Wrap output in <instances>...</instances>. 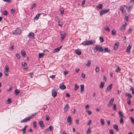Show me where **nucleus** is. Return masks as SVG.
Returning <instances> with one entry per match:
<instances>
[{"instance_id":"1","label":"nucleus","mask_w":134,"mask_h":134,"mask_svg":"<svg viewBox=\"0 0 134 134\" xmlns=\"http://www.w3.org/2000/svg\"><path fill=\"white\" fill-rule=\"evenodd\" d=\"M95 42L94 41L88 40L83 42L82 43V44L84 46H89L93 44Z\"/></svg>"},{"instance_id":"2","label":"nucleus","mask_w":134,"mask_h":134,"mask_svg":"<svg viewBox=\"0 0 134 134\" xmlns=\"http://www.w3.org/2000/svg\"><path fill=\"white\" fill-rule=\"evenodd\" d=\"M93 50L94 52L95 53H96L98 51L100 52H102L104 51L103 47L101 46H99L98 45H96Z\"/></svg>"},{"instance_id":"3","label":"nucleus","mask_w":134,"mask_h":134,"mask_svg":"<svg viewBox=\"0 0 134 134\" xmlns=\"http://www.w3.org/2000/svg\"><path fill=\"white\" fill-rule=\"evenodd\" d=\"M22 32V31L20 28L18 27L16 30L12 32V34H13L17 35L18 34H20V33Z\"/></svg>"},{"instance_id":"4","label":"nucleus","mask_w":134,"mask_h":134,"mask_svg":"<svg viewBox=\"0 0 134 134\" xmlns=\"http://www.w3.org/2000/svg\"><path fill=\"white\" fill-rule=\"evenodd\" d=\"M109 10V9H108L104 10H102L100 13V15L101 16H102L103 14L107 13L108 12Z\"/></svg>"},{"instance_id":"5","label":"nucleus","mask_w":134,"mask_h":134,"mask_svg":"<svg viewBox=\"0 0 134 134\" xmlns=\"http://www.w3.org/2000/svg\"><path fill=\"white\" fill-rule=\"evenodd\" d=\"M31 118V117H27L24 119L22 120L20 122L21 123H23L26 122L30 120Z\"/></svg>"},{"instance_id":"6","label":"nucleus","mask_w":134,"mask_h":134,"mask_svg":"<svg viewBox=\"0 0 134 134\" xmlns=\"http://www.w3.org/2000/svg\"><path fill=\"white\" fill-rule=\"evenodd\" d=\"M52 96L54 97H55L57 95L56 90L55 89H53L52 91Z\"/></svg>"},{"instance_id":"7","label":"nucleus","mask_w":134,"mask_h":134,"mask_svg":"<svg viewBox=\"0 0 134 134\" xmlns=\"http://www.w3.org/2000/svg\"><path fill=\"white\" fill-rule=\"evenodd\" d=\"M114 98L111 99L109 101L108 104V107L112 105L114 101Z\"/></svg>"},{"instance_id":"8","label":"nucleus","mask_w":134,"mask_h":134,"mask_svg":"<svg viewBox=\"0 0 134 134\" xmlns=\"http://www.w3.org/2000/svg\"><path fill=\"white\" fill-rule=\"evenodd\" d=\"M62 47V46H61L58 47L54 49L53 50V53H55L59 51L60 49Z\"/></svg>"},{"instance_id":"9","label":"nucleus","mask_w":134,"mask_h":134,"mask_svg":"<svg viewBox=\"0 0 134 134\" xmlns=\"http://www.w3.org/2000/svg\"><path fill=\"white\" fill-rule=\"evenodd\" d=\"M69 108V105L68 104H66L64 106V111L65 112H66Z\"/></svg>"},{"instance_id":"10","label":"nucleus","mask_w":134,"mask_h":134,"mask_svg":"<svg viewBox=\"0 0 134 134\" xmlns=\"http://www.w3.org/2000/svg\"><path fill=\"white\" fill-rule=\"evenodd\" d=\"M39 124L40 125V127L42 129L44 127V126L43 125V121H41L39 122Z\"/></svg>"},{"instance_id":"11","label":"nucleus","mask_w":134,"mask_h":134,"mask_svg":"<svg viewBox=\"0 0 134 134\" xmlns=\"http://www.w3.org/2000/svg\"><path fill=\"white\" fill-rule=\"evenodd\" d=\"M131 47L132 46H131L130 44L127 47L126 52H127L129 53L130 52V51Z\"/></svg>"},{"instance_id":"12","label":"nucleus","mask_w":134,"mask_h":134,"mask_svg":"<svg viewBox=\"0 0 134 134\" xmlns=\"http://www.w3.org/2000/svg\"><path fill=\"white\" fill-rule=\"evenodd\" d=\"M125 7V5H122L120 6V10L121 11L122 13H123L124 12V11L125 10L124 9V7Z\"/></svg>"},{"instance_id":"13","label":"nucleus","mask_w":134,"mask_h":134,"mask_svg":"<svg viewBox=\"0 0 134 134\" xmlns=\"http://www.w3.org/2000/svg\"><path fill=\"white\" fill-rule=\"evenodd\" d=\"M67 119L68 122L71 125V117L70 116H68Z\"/></svg>"},{"instance_id":"14","label":"nucleus","mask_w":134,"mask_h":134,"mask_svg":"<svg viewBox=\"0 0 134 134\" xmlns=\"http://www.w3.org/2000/svg\"><path fill=\"white\" fill-rule=\"evenodd\" d=\"M22 65L24 69H27V64L25 62H23L22 63Z\"/></svg>"},{"instance_id":"15","label":"nucleus","mask_w":134,"mask_h":134,"mask_svg":"<svg viewBox=\"0 0 134 134\" xmlns=\"http://www.w3.org/2000/svg\"><path fill=\"white\" fill-rule=\"evenodd\" d=\"M75 52L76 53L79 55H80L81 53V51L78 49L75 50Z\"/></svg>"},{"instance_id":"16","label":"nucleus","mask_w":134,"mask_h":134,"mask_svg":"<svg viewBox=\"0 0 134 134\" xmlns=\"http://www.w3.org/2000/svg\"><path fill=\"white\" fill-rule=\"evenodd\" d=\"M112 85L113 84H111L107 87V91H109L111 89Z\"/></svg>"},{"instance_id":"17","label":"nucleus","mask_w":134,"mask_h":134,"mask_svg":"<svg viewBox=\"0 0 134 134\" xmlns=\"http://www.w3.org/2000/svg\"><path fill=\"white\" fill-rule=\"evenodd\" d=\"M113 128L115 130L117 131H119L118 125L117 124H115L113 125Z\"/></svg>"},{"instance_id":"18","label":"nucleus","mask_w":134,"mask_h":134,"mask_svg":"<svg viewBox=\"0 0 134 134\" xmlns=\"http://www.w3.org/2000/svg\"><path fill=\"white\" fill-rule=\"evenodd\" d=\"M28 37L29 38H34V33L32 32L30 33L28 35Z\"/></svg>"},{"instance_id":"19","label":"nucleus","mask_w":134,"mask_h":134,"mask_svg":"<svg viewBox=\"0 0 134 134\" xmlns=\"http://www.w3.org/2000/svg\"><path fill=\"white\" fill-rule=\"evenodd\" d=\"M105 84V83L103 82H102L99 85V87L100 88H102L103 87Z\"/></svg>"},{"instance_id":"20","label":"nucleus","mask_w":134,"mask_h":134,"mask_svg":"<svg viewBox=\"0 0 134 134\" xmlns=\"http://www.w3.org/2000/svg\"><path fill=\"white\" fill-rule=\"evenodd\" d=\"M118 44L117 43H115L114 46V50H116L117 49L118 47Z\"/></svg>"},{"instance_id":"21","label":"nucleus","mask_w":134,"mask_h":134,"mask_svg":"<svg viewBox=\"0 0 134 134\" xmlns=\"http://www.w3.org/2000/svg\"><path fill=\"white\" fill-rule=\"evenodd\" d=\"M21 53L22 56L23 57L25 56L26 53L25 51L24 50H22L21 51Z\"/></svg>"},{"instance_id":"22","label":"nucleus","mask_w":134,"mask_h":134,"mask_svg":"<svg viewBox=\"0 0 134 134\" xmlns=\"http://www.w3.org/2000/svg\"><path fill=\"white\" fill-rule=\"evenodd\" d=\"M60 88L63 90H64L66 88V87L64 85H62L61 84L59 86Z\"/></svg>"},{"instance_id":"23","label":"nucleus","mask_w":134,"mask_h":134,"mask_svg":"<svg viewBox=\"0 0 134 134\" xmlns=\"http://www.w3.org/2000/svg\"><path fill=\"white\" fill-rule=\"evenodd\" d=\"M9 70V67L8 65H5V68H4V71L8 72Z\"/></svg>"},{"instance_id":"24","label":"nucleus","mask_w":134,"mask_h":134,"mask_svg":"<svg viewBox=\"0 0 134 134\" xmlns=\"http://www.w3.org/2000/svg\"><path fill=\"white\" fill-rule=\"evenodd\" d=\"M40 15V14H38L36 15V16L34 18V20H38L39 17Z\"/></svg>"},{"instance_id":"25","label":"nucleus","mask_w":134,"mask_h":134,"mask_svg":"<svg viewBox=\"0 0 134 134\" xmlns=\"http://www.w3.org/2000/svg\"><path fill=\"white\" fill-rule=\"evenodd\" d=\"M97 8H98L100 9H102L103 7V5L102 4H98V5L96 6Z\"/></svg>"},{"instance_id":"26","label":"nucleus","mask_w":134,"mask_h":134,"mask_svg":"<svg viewBox=\"0 0 134 134\" xmlns=\"http://www.w3.org/2000/svg\"><path fill=\"white\" fill-rule=\"evenodd\" d=\"M66 33H64V35L63 36H62V37H60L61 41H63L64 39V38L65 37L66 35Z\"/></svg>"},{"instance_id":"27","label":"nucleus","mask_w":134,"mask_h":134,"mask_svg":"<svg viewBox=\"0 0 134 134\" xmlns=\"http://www.w3.org/2000/svg\"><path fill=\"white\" fill-rule=\"evenodd\" d=\"M103 51L104 52H109L111 51L110 50V49H109L108 48H105Z\"/></svg>"},{"instance_id":"28","label":"nucleus","mask_w":134,"mask_h":134,"mask_svg":"<svg viewBox=\"0 0 134 134\" xmlns=\"http://www.w3.org/2000/svg\"><path fill=\"white\" fill-rule=\"evenodd\" d=\"M91 63V61L90 60H88L87 61V63L86 64V65L88 67H89L90 66V65Z\"/></svg>"},{"instance_id":"29","label":"nucleus","mask_w":134,"mask_h":134,"mask_svg":"<svg viewBox=\"0 0 134 134\" xmlns=\"http://www.w3.org/2000/svg\"><path fill=\"white\" fill-rule=\"evenodd\" d=\"M81 87V90H80V92H82L84 90V86L83 85H81L80 86Z\"/></svg>"},{"instance_id":"30","label":"nucleus","mask_w":134,"mask_h":134,"mask_svg":"<svg viewBox=\"0 0 134 134\" xmlns=\"http://www.w3.org/2000/svg\"><path fill=\"white\" fill-rule=\"evenodd\" d=\"M125 8L126 9L128 10V12H130L131 11L130 9L131 8H132V7L131 6L128 7L125 5Z\"/></svg>"},{"instance_id":"31","label":"nucleus","mask_w":134,"mask_h":134,"mask_svg":"<svg viewBox=\"0 0 134 134\" xmlns=\"http://www.w3.org/2000/svg\"><path fill=\"white\" fill-rule=\"evenodd\" d=\"M14 92L15 94L16 95L20 93V90L17 89H16Z\"/></svg>"},{"instance_id":"32","label":"nucleus","mask_w":134,"mask_h":134,"mask_svg":"<svg viewBox=\"0 0 134 134\" xmlns=\"http://www.w3.org/2000/svg\"><path fill=\"white\" fill-rule=\"evenodd\" d=\"M60 14L62 15L64 14V9L62 8H61L60 9Z\"/></svg>"},{"instance_id":"33","label":"nucleus","mask_w":134,"mask_h":134,"mask_svg":"<svg viewBox=\"0 0 134 134\" xmlns=\"http://www.w3.org/2000/svg\"><path fill=\"white\" fill-rule=\"evenodd\" d=\"M127 103L129 104L130 105L131 104V102L130 100V98H128L127 99Z\"/></svg>"},{"instance_id":"34","label":"nucleus","mask_w":134,"mask_h":134,"mask_svg":"<svg viewBox=\"0 0 134 134\" xmlns=\"http://www.w3.org/2000/svg\"><path fill=\"white\" fill-rule=\"evenodd\" d=\"M91 132V129L90 127H89L87 131L86 134H90Z\"/></svg>"},{"instance_id":"35","label":"nucleus","mask_w":134,"mask_h":134,"mask_svg":"<svg viewBox=\"0 0 134 134\" xmlns=\"http://www.w3.org/2000/svg\"><path fill=\"white\" fill-rule=\"evenodd\" d=\"M104 30L107 31L108 32H109L110 31V29L108 26H107L105 28H104Z\"/></svg>"},{"instance_id":"36","label":"nucleus","mask_w":134,"mask_h":134,"mask_svg":"<svg viewBox=\"0 0 134 134\" xmlns=\"http://www.w3.org/2000/svg\"><path fill=\"white\" fill-rule=\"evenodd\" d=\"M121 70V69L120 68H119V66H118L117 68L115 70V71L116 72H118L119 71H120Z\"/></svg>"},{"instance_id":"37","label":"nucleus","mask_w":134,"mask_h":134,"mask_svg":"<svg viewBox=\"0 0 134 134\" xmlns=\"http://www.w3.org/2000/svg\"><path fill=\"white\" fill-rule=\"evenodd\" d=\"M3 15L5 16L7 15L8 14V13L6 11H4L3 13Z\"/></svg>"},{"instance_id":"38","label":"nucleus","mask_w":134,"mask_h":134,"mask_svg":"<svg viewBox=\"0 0 134 134\" xmlns=\"http://www.w3.org/2000/svg\"><path fill=\"white\" fill-rule=\"evenodd\" d=\"M126 27L123 25L120 27V30L121 31L124 30L125 29Z\"/></svg>"},{"instance_id":"39","label":"nucleus","mask_w":134,"mask_h":134,"mask_svg":"<svg viewBox=\"0 0 134 134\" xmlns=\"http://www.w3.org/2000/svg\"><path fill=\"white\" fill-rule=\"evenodd\" d=\"M126 96L128 97H131L132 96L130 93H127L125 94Z\"/></svg>"},{"instance_id":"40","label":"nucleus","mask_w":134,"mask_h":134,"mask_svg":"<svg viewBox=\"0 0 134 134\" xmlns=\"http://www.w3.org/2000/svg\"><path fill=\"white\" fill-rule=\"evenodd\" d=\"M100 122L102 125H103L104 124V122L103 119H100Z\"/></svg>"},{"instance_id":"41","label":"nucleus","mask_w":134,"mask_h":134,"mask_svg":"<svg viewBox=\"0 0 134 134\" xmlns=\"http://www.w3.org/2000/svg\"><path fill=\"white\" fill-rule=\"evenodd\" d=\"M44 54L43 53H39V57L40 58L44 56Z\"/></svg>"},{"instance_id":"42","label":"nucleus","mask_w":134,"mask_h":134,"mask_svg":"<svg viewBox=\"0 0 134 134\" xmlns=\"http://www.w3.org/2000/svg\"><path fill=\"white\" fill-rule=\"evenodd\" d=\"M129 15L127 16L126 15L125 16V18L124 19L126 20L127 21H128L129 20Z\"/></svg>"},{"instance_id":"43","label":"nucleus","mask_w":134,"mask_h":134,"mask_svg":"<svg viewBox=\"0 0 134 134\" xmlns=\"http://www.w3.org/2000/svg\"><path fill=\"white\" fill-rule=\"evenodd\" d=\"M95 71L96 72H99V69L98 67H96L95 69Z\"/></svg>"},{"instance_id":"44","label":"nucleus","mask_w":134,"mask_h":134,"mask_svg":"<svg viewBox=\"0 0 134 134\" xmlns=\"http://www.w3.org/2000/svg\"><path fill=\"white\" fill-rule=\"evenodd\" d=\"M111 32L112 35H114L116 33V31L114 30L112 31Z\"/></svg>"},{"instance_id":"45","label":"nucleus","mask_w":134,"mask_h":134,"mask_svg":"<svg viewBox=\"0 0 134 134\" xmlns=\"http://www.w3.org/2000/svg\"><path fill=\"white\" fill-rule=\"evenodd\" d=\"M79 86L77 85L76 84H75V88L74 90H76L79 88Z\"/></svg>"},{"instance_id":"46","label":"nucleus","mask_w":134,"mask_h":134,"mask_svg":"<svg viewBox=\"0 0 134 134\" xmlns=\"http://www.w3.org/2000/svg\"><path fill=\"white\" fill-rule=\"evenodd\" d=\"M16 56L17 58V59H19L20 58V56L19 54L18 53H17L16 54Z\"/></svg>"},{"instance_id":"47","label":"nucleus","mask_w":134,"mask_h":134,"mask_svg":"<svg viewBox=\"0 0 134 134\" xmlns=\"http://www.w3.org/2000/svg\"><path fill=\"white\" fill-rule=\"evenodd\" d=\"M86 111V112H87L88 114L89 115H90L92 113V112L90 110H87Z\"/></svg>"},{"instance_id":"48","label":"nucleus","mask_w":134,"mask_h":134,"mask_svg":"<svg viewBox=\"0 0 134 134\" xmlns=\"http://www.w3.org/2000/svg\"><path fill=\"white\" fill-rule=\"evenodd\" d=\"M130 119L132 123L133 124H134V119L132 117H131L130 118Z\"/></svg>"},{"instance_id":"49","label":"nucleus","mask_w":134,"mask_h":134,"mask_svg":"<svg viewBox=\"0 0 134 134\" xmlns=\"http://www.w3.org/2000/svg\"><path fill=\"white\" fill-rule=\"evenodd\" d=\"M119 114L120 116L121 117V118H123V116L122 114V112L121 111H119Z\"/></svg>"},{"instance_id":"50","label":"nucleus","mask_w":134,"mask_h":134,"mask_svg":"<svg viewBox=\"0 0 134 134\" xmlns=\"http://www.w3.org/2000/svg\"><path fill=\"white\" fill-rule=\"evenodd\" d=\"M7 102H8V103L9 104L10 103L12 102V99L10 98H8V99Z\"/></svg>"},{"instance_id":"51","label":"nucleus","mask_w":134,"mask_h":134,"mask_svg":"<svg viewBox=\"0 0 134 134\" xmlns=\"http://www.w3.org/2000/svg\"><path fill=\"white\" fill-rule=\"evenodd\" d=\"M99 40L100 42H103L104 41V40L102 37H100L99 38Z\"/></svg>"},{"instance_id":"52","label":"nucleus","mask_w":134,"mask_h":134,"mask_svg":"<svg viewBox=\"0 0 134 134\" xmlns=\"http://www.w3.org/2000/svg\"><path fill=\"white\" fill-rule=\"evenodd\" d=\"M48 129V130L49 129L50 131H52L53 130V127L51 126H50Z\"/></svg>"},{"instance_id":"53","label":"nucleus","mask_w":134,"mask_h":134,"mask_svg":"<svg viewBox=\"0 0 134 134\" xmlns=\"http://www.w3.org/2000/svg\"><path fill=\"white\" fill-rule=\"evenodd\" d=\"M113 109L114 110H116V106L115 104H113Z\"/></svg>"},{"instance_id":"54","label":"nucleus","mask_w":134,"mask_h":134,"mask_svg":"<svg viewBox=\"0 0 134 134\" xmlns=\"http://www.w3.org/2000/svg\"><path fill=\"white\" fill-rule=\"evenodd\" d=\"M33 73H30L29 74V75L30 76L31 78H33Z\"/></svg>"},{"instance_id":"55","label":"nucleus","mask_w":134,"mask_h":134,"mask_svg":"<svg viewBox=\"0 0 134 134\" xmlns=\"http://www.w3.org/2000/svg\"><path fill=\"white\" fill-rule=\"evenodd\" d=\"M130 90L132 91V94L133 95H134V88L131 87L130 88Z\"/></svg>"},{"instance_id":"56","label":"nucleus","mask_w":134,"mask_h":134,"mask_svg":"<svg viewBox=\"0 0 134 134\" xmlns=\"http://www.w3.org/2000/svg\"><path fill=\"white\" fill-rule=\"evenodd\" d=\"M109 132L110 134H114V131L113 130H109Z\"/></svg>"},{"instance_id":"57","label":"nucleus","mask_w":134,"mask_h":134,"mask_svg":"<svg viewBox=\"0 0 134 134\" xmlns=\"http://www.w3.org/2000/svg\"><path fill=\"white\" fill-rule=\"evenodd\" d=\"M120 123L122 124L123 122V120L122 118H121L120 120Z\"/></svg>"},{"instance_id":"58","label":"nucleus","mask_w":134,"mask_h":134,"mask_svg":"<svg viewBox=\"0 0 134 134\" xmlns=\"http://www.w3.org/2000/svg\"><path fill=\"white\" fill-rule=\"evenodd\" d=\"M85 0H83L82 1L81 5L82 6H83V5L85 4Z\"/></svg>"},{"instance_id":"59","label":"nucleus","mask_w":134,"mask_h":134,"mask_svg":"<svg viewBox=\"0 0 134 134\" xmlns=\"http://www.w3.org/2000/svg\"><path fill=\"white\" fill-rule=\"evenodd\" d=\"M81 77L83 78H85L86 77V75L84 73H82L81 74Z\"/></svg>"},{"instance_id":"60","label":"nucleus","mask_w":134,"mask_h":134,"mask_svg":"<svg viewBox=\"0 0 134 134\" xmlns=\"http://www.w3.org/2000/svg\"><path fill=\"white\" fill-rule=\"evenodd\" d=\"M63 25V23H62L61 24H60V21H58V25L60 26H62Z\"/></svg>"},{"instance_id":"61","label":"nucleus","mask_w":134,"mask_h":134,"mask_svg":"<svg viewBox=\"0 0 134 134\" xmlns=\"http://www.w3.org/2000/svg\"><path fill=\"white\" fill-rule=\"evenodd\" d=\"M131 32V28H130L129 29V30H128L127 32L129 34H130Z\"/></svg>"},{"instance_id":"62","label":"nucleus","mask_w":134,"mask_h":134,"mask_svg":"<svg viewBox=\"0 0 134 134\" xmlns=\"http://www.w3.org/2000/svg\"><path fill=\"white\" fill-rule=\"evenodd\" d=\"M55 77V76L54 75H52L49 76V77L52 79H54Z\"/></svg>"},{"instance_id":"63","label":"nucleus","mask_w":134,"mask_h":134,"mask_svg":"<svg viewBox=\"0 0 134 134\" xmlns=\"http://www.w3.org/2000/svg\"><path fill=\"white\" fill-rule=\"evenodd\" d=\"M68 73V72L67 71H65L64 72V75H67Z\"/></svg>"},{"instance_id":"64","label":"nucleus","mask_w":134,"mask_h":134,"mask_svg":"<svg viewBox=\"0 0 134 134\" xmlns=\"http://www.w3.org/2000/svg\"><path fill=\"white\" fill-rule=\"evenodd\" d=\"M47 120H49L50 117L49 116H47L46 118Z\"/></svg>"}]
</instances>
